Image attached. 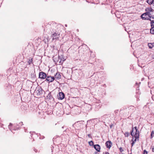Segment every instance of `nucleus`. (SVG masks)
<instances>
[{
    "mask_svg": "<svg viewBox=\"0 0 154 154\" xmlns=\"http://www.w3.org/2000/svg\"><path fill=\"white\" fill-rule=\"evenodd\" d=\"M134 128V130L133 128L131 133V135L134 137L132 139V142L131 143V146H132L134 145L137 140V139L139 138V132L137 130V127H135Z\"/></svg>",
    "mask_w": 154,
    "mask_h": 154,
    "instance_id": "f257e3e1",
    "label": "nucleus"
},
{
    "mask_svg": "<svg viewBox=\"0 0 154 154\" xmlns=\"http://www.w3.org/2000/svg\"><path fill=\"white\" fill-rule=\"evenodd\" d=\"M145 13L148 17H151L154 13V10L150 7L146 8L145 9Z\"/></svg>",
    "mask_w": 154,
    "mask_h": 154,
    "instance_id": "f03ea898",
    "label": "nucleus"
},
{
    "mask_svg": "<svg viewBox=\"0 0 154 154\" xmlns=\"http://www.w3.org/2000/svg\"><path fill=\"white\" fill-rule=\"evenodd\" d=\"M39 78L43 79H45L47 77L46 74L42 72H39Z\"/></svg>",
    "mask_w": 154,
    "mask_h": 154,
    "instance_id": "7ed1b4c3",
    "label": "nucleus"
},
{
    "mask_svg": "<svg viewBox=\"0 0 154 154\" xmlns=\"http://www.w3.org/2000/svg\"><path fill=\"white\" fill-rule=\"evenodd\" d=\"M55 78L54 77L51 76H48L46 77V80L48 81L49 82H53Z\"/></svg>",
    "mask_w": 154,
    "mask_h": 154,
    "instance_id": "20e7f679",
    "label": "nucleus"
},
{
    "mask_svg": "<svg viewBox=\"0 0 154 154\" xmlns=\"http://www.w3.org/2000/svg\"><path fill=\"white\" fill-rule=\"evenodd\" d=\"M141 18L144 20H148V16H147V14L146 13L143 14L141 16Z\"/></svg>",
    "mask_w": 154,
    "mask_h": 154,
    "instance_id": "39448f33",
    "label": "nucleus"
},
{
    "mask_svg": "<svg viewBox=\"0 0 154 154\" xmlns=\"http://www.w3.org/2000/svg\"><path fill=\"white\" fill-rule=\"evenodd\" d=\"M59 63L60 64L62 63L66 59L63 57V56H59Z\"/></svg>",
    "mask_w": 154,
    "mask_h": 154,
    "instance_id": "423d86ee",
    "label": "nucleus"
},
{
    "mask_svg": "<svg viewBox=\"0 0 154 154\" xmlns=\"http://www.w3.org/2000/svg\"><path fill=\"white\" fill-rule=\"evenodd\" d=\"M60 37V34L57 33L55 32L52 35L53 40L57 39Z\"/></svg>",
    "mask_w": 154,
    "mask_h": 154,
    "instance_id": "0eeeda50",
    "label": "nucleus"
},
{
    "mask_svg": "<svg viewBox=\"0 0 154 154\" xmlns=\"http://www.w3.org/2000/svg\"><path fill=\"white\" fill-rule=\"evenodd\" d=\"M58 97L59 99L61 100L63 99L64 97V93L63 92L59 93Z\"/></svg>",
    "mask_w": 154,
    "mask_h": 154,
    "instance_id": "6e6552de",
    "label": "nucleus"
},
{
    "mask_svg": "<svg viewBox=\"0 0 154 154\" xmlns=\"http://www.w3.org/2000/svg\"><path fill=\"white\" fill-rule=\"evenodd\" d=\"M61 75L59 72H57L55 75L54 78L57 80L61 78Z\"/></svg>",
    "mask_w": 154,
    "mask_h": 154,
    "instance_id": "1a4fd4ad",
    "label": "nucleus"
},
{
    "mask_svg": "<svg viewBox=\"0 0 154 154\" xmlns=\"http://www.w3.org/2000/svg\"><path fill=\"white\" fill-rule=\"evenodd\" d=\"M94 148L98 152H100V146L98 144L94 145Z\"/></svg>",
    "mask_w": 154,
    "mask_h": 154,
    "instance_id": "9d476101",
    "label": "nucleus"
},
{
    "mask_svg": "<svg viewBox=\"0 0 154 154\" xmlns=\"http://www.w3.org/2000/svg\"><path fill=\"white\" fill-rule=\"evenodd\" d=\"M111 142L110 141H107L106 143V145L107 148H110L111 146Z\"/></svg>",
    "mask_w": 154,
    "mask_h": 154,
    "instance_id": "9b49d317",
    "label": "nucleus"
},
{
    "mask_svg": "<svg viewBox=\"0 0 154 154\" xmlns=\"http://www.w3.org/2000/svg\"><path fill=\"white\" fill-rule=\"evenodd\" d=\"M84 121H79L75 123V124L76 125H80V126H81V125H84Z\"/></svg>",
    "mask_w": 154,
    "mask_h": 154,
    "instance_id": "f8f14e48",
    "label": "nucleus"
},
{
    "mask_svg": "<svg viewBox=\"0 0 154 154\" xmlns=\"http://www.w3.org/2000/svg\"><path fill=\"white\" fill-rule=\"evenodd\" d=\"M149 19L148 20H149L151 22L154 21V15H152L151 17H148Z\"/></svg>",
    "mask_w": 154,
    "mask_h": 154,
    "instance_id": "ddd939ff",
    "label": "nucleus"
},
{
    "mask_svg": "<svg viewBox=\"0 0 154 154\" xmlns=\"http://www.w3.org/2000/svg\"><path fill=\"white\" fill-rule=\"evenodd\" d=\"M148 45L149 48H152L154 46V42L152 43H148Z\"/></svg>",
    "mask_w": 154,
    "mask_h": 154,
    "instance_id": "4468645a",
    "label": "nucleus"
},
{
    "mask_svg": "<svg viewBox=\"0 0 154 154\" xmlns=\"http://www.w3.org/2000/svg\"><path fill=\"white\" fill-rule=\"evenodd\" d=\"M146 2L149 5H151L153 4L154 0H147Z\"/></svg>",
    "mask_w": 154,
    "mask_h": 154,
    "instance_id": "2eb2a0df",
    "label": "nucleus"
},
{
    "mask_svg": "<svg viewBox=\"0 0 154 154\" xmlns=\"http://www.w3.org/2000/svg\"><path fill=\"white\" fill-rule=\"evenodd\" d=\"M150 33L152 34H154V27H152L150 30Z\"/></svg>",
    "mask_w": 154,
    "mask_h": 154,
    "instance_id": "dca6fc26",
    "label": "nucleus"
},
{
    "mask_svg": "<svg viewBox=\"0 0 154 154\" xmlns=\"http://www.w3.org/2000/svg\"><path fill=\"white\" fill-rule=\"evenodd\" d=\"M154 136V131H152L150 135V138H152Z\"/></svg>",
    "mask_w": 154,
    "mask_h": 154,
    "instance_id": "f3484780",
    "label": "nucleus"
},
{
    "mask_svg": "<svg viewBox=\"0 0 154 154\" xmlns=\"http://www.w3.org/2000/svg\"><path fill=\"white\" fill-rule=\"evenodd\" d=\"M88 143L89 145L91 146H93L94 144L93 142L92 141H90Z\"/></svg>",
    "mask_w": 154,
    "mask_h": 154,
    "instance_id": "a211bd4d",
    "label": "nucleus"
},
{
    "mask_svg": "<svg viewBox=\"0 0 154 154\" xmlns=\"http://www.w3.org/2000/svg\"><path fill=\"white\" fill-rule=\"evenodd\" d=\"M151 28L154 27V21L151 22Z\"/></svg>",
    "mask_w": 154,
    "mask_h": 154,
    "instance_id": "6ab92c4d",
    "label": "nucleus"
},
{
    "mask_svg": "<svg viewBox=\"0 0 154 154\" xmlns=\"http://www.w3.org/2000/svg\"><path fill=\"white\" fill-rule=\"evenodd\" d=\"M121 152H122L123 151V149H122V147H120L119 148Z\"/></svg>",
    "mask_w": 154,
    "mask_h": 154,
    "instance_id": "aec40b11",
    "label": "nucleus"
},
{
    "mask_svg": "<svg viewBox=\"0 0 154 154\" xmlns=\"http://www.w3.org/2000/svg\"><path fill=\"white\" fill-rule=\"evenodd\" d=\"M144 154H147V152L146 150L144 151Z\"/></svg>",
    "mask_w": 154,
    "mask_h": 154,
    "instance_id": "412c9836",
    "label": "nucleus"
},
{
    "mask_svg": "<svg viewBox=\"0 0 154 154\" xmlns=\"http://www.w3.org/2000/svg\"><path fill=\"white\" fill-rule=\"evenodd\" d=\"M12 125V124L11 123H10L9 125V127H10V126H11ZM9 129H10V127H9Z\"/></svg>",
    "mask_w": 154,
    "mask_h": 154,
    "instance_id": "4be33fe9",
    "label": "nucleus"
},
{
    "mask_svg": "<svg viewBox=\"0 0 154 154\" xmlns=\"http://www.w3.org/2000/svg\"><path fill=\"white\" fill-rule=\"evenodd\" d=\"M104 154H109L108 152H106Z\"/></svg>",
    "mask_w": 154,
    "mask_h": 154,
    "instance_id": "5701e85b",
    "label": "nucleus"
},
{
    "mask_svg": "<svg viewBox=\"0 0 154 154\" xmlns=\"http://www.w3.org/2000/svg\"><path fill=\"white\" fill-rule=\"evenodd\" d=\"M152 151L154 152V147L152 148Z\"/></svg>",
    "mask_w": 154,
    "mask_h": 154,
    "instance_id": "b1692460",
    "label": "nucleus"
},
{
    "mask_svg": "<svg viewBox=\"0 0 154 154\" xmlns=\"http://www.w3.org/2000/svg\"><path fill=\"white\" fill-rule=\"evenodd\" d=\"M40 90V91H40V92H41V93H42V89H41L40 90Z\"/></svg>",
    "mask_w": 154,
    "mask_h": 154,
    "instance_id": "393cba45",
    "label": "nucleus"
},
{
    "mask_svg": "<svg viewBox=\"0 0 154 154\" xmlns=\"http://www.w3.org/2000/svg\"><path fill=\"white\" fill-rule=\"evenodd\" d=\"M88 136L89 137H90V134H89L88 135Z\"/></svg>",
    "mask_w": 154,
    "mask_h": 154,
    "instance_id": "a878e982",
    "label": "nucleus"
}]
</instances>
